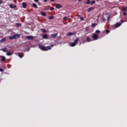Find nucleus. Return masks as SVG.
Here are the masks:
<instances>
[{"instance_id":"1","label":"nucleus","mask_w":127,"mask_h":127,"mask_svg":"<svg viewBox=\"0 0 127 127\" xmlns=\"http://www.w3.org/2000/svg\"><path fill=\"white\" fill-rule=\"evenodd\" d=\"M40 49L42 51H48V50H51V46L45 47V46L40 45L39 46Z\"/></svg>"},{"instance_id":"2","label":"nucleus","mask_w":127,"mask_h":127,"mask_svg":"<svg viewBox=\"0 0 127 127\" xmlns=\"http://www.w3.org/2000/svg\"><path fill=\"white\" fill-rule=\"evenodd\" d=\"M20 38V35L19 34H15L13 36L9 37V39L12 40L13 39H17V38Z\"/></svg>"},{"instance_id":"3","label":"nucleus","mask_w":127,"mask_h":127,"mask_svg":"<svg viewBox=\"0 0 127 127\" xmlns=\"http://www.w3.org/2000/svg\"><path fill=\"white\" fill-rule=\"evenodd\" d=\"M78 41H79V38L76 39L73 43H70V46L71 47H74V46H76L77 43H78Z\"/></svg>"},{"instance_id":"4","label":"nucleus","mask_w":127,"mask_h":127,"mask_svg":"<svg viewBox=\"0 0 127 127\" xmlns=\"http://www.w3.org/2000/svg\"><path fill=\"white\" fill-rule=\"evenodd\" d=\"M122 11L123 12V15H127V13L126 11H127V6H125L121 9Z\"/></svg>"},{"instance_id":"5","label":"nucleus","mask_w":127,"mask_h":127,"mask_svg":"<svg viewBox=\"0 0 127 127\" xmlns=\"http://www.w3.org/2000/svg\"><path fill=\"white\" fill-rule=\"evenodd\" d=\"M26 39H28V40H33L34 39V37L32 36H27L26 37Z\"/></svg>"},{"instance_id":"6","label":"nucleus","mask_w":127,"mask_h":127,"mask_svg":"<svg viewBox=\"0 0 127 127\" xmlns=\"http://www.w3.org/2000/svg\"><path fill=\"white\" fill-rule=\"evenodd\" d=\"M98 34H93L92 35V38L94 40H97V39H98Z\"/></svg>"},{"instance_id":"7","label":"nucleus","mask_w":127,"mask_h":127,"mask_svg":"<svg viewBox=\"0 0 127 127\" xmlns=\"http://www.w3.org/2000/svg\"><path fill=\"white\" fill-rule=\"evenodd\" d=\"M58 35V33L52 34L51 35V37L52 38H56V37H57Z\"/></svg>"},{"instance_id":"8","label":"nucleus","mask_w":127,"mask_h":127,"mask_svg":"<svg viewBox=\"0 0 127 127\" xmlns=\"http://www.w3.org/2000/svg\"><path fill=\"white\" fill-rule=\"evenodd\" d=\"M94 9H95V8L93 7H90L88 9L87 12H91V11H92V10H94Z\"/></svg>"},{"instance_id":"9","label":"nucleus","mask_w":127,"mask_h":127,"mask_svg":"<svg viewBox=\"0 0 127 127\" xmlns=\"http://www.w3.org/2000/svg\"><path fill=\"white\" fill-rule=\"evenodd\" d=\"M0 57H1V61L2 62H4V61L6 60V59H5V57H4V56H1Z\"/></svg>"},{"instance_id":"10","label":"nucleus","mask_w":127,"mask_h":127,"mask_svg":"<svg viewBox=\"0 0 127 127\" xmlns=\"http://www.w3.org/2000/svg\"><path fill=\"white\" fill-rule=\"evenodd\" d=\"M9 6L10 8H15V7H16V5H13L12 4H9Z\"/></svg>"},{"instance_id":"11","label":"nucleus","mask_w":127,"mask_h":127,"mask_svg":"<svg viewBox=\"0 0 127 127\" xmlns=\"http://www.w3.org/2000/svg\"><path fill=\"white\" fill-rule=\"evenodd\" d=\"M56 8H61V7H62V5L60 4H57L56 5Z\"/></svg>"},{"instance_id":"12","label":"nucleus","mask_w":127,"mask_h":127,"mask_svg":"<svg viewBox=\"0 0 127 127\" xmlns=\"http://www.w3.org/2000/svg\"><path fill=\"white\" fill-rule=\"evenodd\" d=\"M43 38H44V39H47V38H48V36L47 34H45L43 35Z\"/></svg>"},{"instance_id":"13","label":"nucleus","mask_w":127,"mask_h":127,"mask_svg":"<svg viewBox=\"0 0 127 127\" xmlns=\"http://www.w3.org/2000/svg\"><path fill=\"white\" fill-rule=\"evenodd\" d=\"M15 25H16V27H21V23H16Z\"/></svg>"},{"instance_id":"14","label":"nucleus","mask_w":127,"mask_h":127,"mask_svg":"<svg viewBox=\"0 0 127 127\" xmlns=\"http://www.w3.org/2000/svg\"><path fill=\"white\" fill-rule=\"evenodd\" d=\"M6 40V39L5 38H2L0 40V43H2L3 42H4Z\"/></svg>"},{"instance_id":"15","label":"nucleus","mask_w":127,"mask_h":127,"mask_svg":"<svg viewBox=\"0 0 127 127\" xmlns=\"http://www.w3.org/2000/svg\"><path fill=\"white\" fill-rule=\"evenodd\" d=\"M32 6H33V7H34V8H37V7H38L37 4H36V3H33L32 4Z\"/></svg>"},{"instance_id":"16","label":"nucleus","mask_w":127,"mask_h":127,"mask_svg":"<svg viewBox=\"0 0 127 127\" xmlns=\"http://www.w3.org/2000/svg\"><path fill=\"white\" fill-rule=\"evenodd\" d=\"M23 55H24V54H22V55H21L20 53H18V56H19L20 58H22L23 57Z\"/></svg>"},{"instance_id":"17","label":"nucleus","mask_w":127,"mask_h":127,"mask_svg":"<svg viewBox=\"0 0 127 127\" xmlns=\"http://www.w3.org/2000/svg\"><path fill=\"white\" fill-rule=\"evenodd\" d=\"M22 7H23V8H26V3H25V2L22 3Z\"/></svg>"},{"instance_id":"18","label":"nucleus","mask_w":127,"mask_h":127,"mask_svg":"<svg viewBox=\"0 0 127 127\" xmlns=\"http://www.w3.org/2000/svg\"><path fill=\"white\" fill-rule=\"evenodd\" d=\"M73 34H74V33L69 32L67 34V36H71V35H73Z\"/></svg>"},{"instance_id":"19","label":"nucleus","mask_w":127,"mask_h":127,"mask_svg":"<svg viewBox=\"0 0 127 127\" xmlns=\"http://www.w3.org/2000/svg\"><path fill=\"white\" fill-rule=\"evenodd\" d=\"M119 26H121V23H117L116 24H115V27H119Z\"/></svg>"},{"instance_id":"20","label":"nucleus","mask_w":127,"mask_h":127,"mask_svg":"<svg viewBox=\"0 0 127 127\" xmlns=\"http://www.w3.org/2000/svg\"><path fill=\"white\" fill-rule=\"evenodd\" d=\"M12 53L9 52H6V55H7V56H10L12 55Z\"/></svg>"},{"instance_id":"21","label":"nucleus","mask_w":127,"mask_h":127,"mask_svg":"<svg viewBox=\"0 0 127 127\" xmlns=\"http://www.w3.org/2000/svg\"><path fill=\"white\" fill-rule=\"evenodd\" d=\"M63 20L64 21H66V20H68V17L67 16H64V18H63Z\"/></svg>"},{"instance_id":"22","label":"nucleus","mask_w":127,"mask_h":127,"mask_svg":"<svg viewBox=\"0 0 127 127\" xmlns=\"http://www.w3.org/2000/svg\"><path fill=\"white\" fill-rule=\"evenodd\" d=\"M41 31H42V32H43L44 33H46V30L44 28H42Z\"/></svg>"},{"instance_id":"23","label":"nucleus","mask_w":127,"mask_h":127,"mask_svg":"<svg viewBox=\"0 0 127 127\" xmlns=\"http://www.w3.org/2000/svg\"><path fill=\"white\" fill-rule=\"evenodd\" d=\"M1 51H3V52H6V51H7L6 48L1 49Z\"/></svg>"},{"instance_id":"24","label":"nucleus","mask_w":127,"mask_h":127,"mask_svg":"<svg viewBox=\"0 0 127 127\" xmlns=\"http://www.w3.org/2000/svg\"><path fill=\"white\" fill-rule=\"evenodd\" d=\"M41 13L43 16H46V13L45 12H41Z\"/></svg>"},{"instance_id":"25","label":"nucleus","mask_w":127,"mask_h":127,"mask_svg":"<svg viewBox=\"0 0 127 127\" xmlns=\"http://www.w3.org/2000/svg\"><path fill=\"white\" fill-rule=\"evenodd\" d=\"M86 40L87 42H90V41H92V40H91V38L87 37L86 38Z\"/></svg>"},{"instance_id":"26","label":"nucleus","mask_w":127,"mask_h":127,"mask_svg":"<svg viewBox=\"0 0 127 127\" xmlns=\"http://www.w3.org/2000/svg\"><path fill=\"white\" fill-rule=\"evenodd\" d=\"M90 0H87V1L85 2V4H90Z\"/></svg>"},{"instance_id":"27","label":"nucleus","mask_w":127,"mask_h":127,"mask_svg":"<svg viewBox=\"0 0 127 127\" xmlns=\"http://www.w3.org/2000/svg\"><path fill=\"white\" fill-rule=\"evenodd\" d=\"M95 2H96V1H95L94 0H93L91 2L90 4H91V5H93V4H94V3H95Z\"/></svg>"},{"instance_id":"28","label":"nucleus","mask_w":127,"mask_h":127,"mask_svg":"<svg viewBox=\"0 0 127 127\" xmlns=\"http://www.w3.org/2000/svg\"><path fill=\"white\" fill-rule=\"evenodd\" d=\"M96 24H97V23L92 24V25H91L92 27H95V26H96Z\"/></svg>"},{"instance_id":"29","label":"nucleus","mask_w":127,"mask_h":127,"mask_svg":"<svg viewBox=\"0 0 127 127\" xmlns=\"http://www.w3.org/2000/svg\"><path fill=\"white\" fill-rule=\"evenodd\" d=\"M53 18H54V17H53V16H51L50 17H49V19H53Z\"/></svg>"},{"instance_id":"30","label":"nucleus","mask_w":127,"mask_h":127,"mask_svg":"<svg viewBox=\"0 0 127 127\" xmlns=\"http://www.w3.org/2000/svg\"><path fill=\"white\" fill-rule=\"evenodd\" d=\"M105 31L107 34H108V33H110V30L107 29L105 30Z\"/></svg>"},{"instance_id":"31","label":"nucleus","mask_w":127,"mask_h":127,"mask_svg":"<svg viewBox=\"0 0 127 127\" xmlns=\"http://www.w3.org/2000/svg\"><path fill=\"white\" fill-rule=\"evenodd\" d=\"M111 18V16H109L108 17V18H107V20H108V21H110V19Z\"/></svg>"},{"instance_id":"32","label":"nucleus","mask_w":127,"mask_h":127,"mask_svg":"<svg viewBox=\"0 0 127 127\" xmlns=\"http://www.w3.org/2000/svg\"><path fill=\"white\" fill-rule=\"evenodd\" d=\"M96 33H100V30H97L96 31H95Z\"/></svg>"},{"instance_id":"33","label":"nucleus","mask_w":127,"mask_h":127,"mask_svg":"<svg viewBox=\"0 0 127 127\" xmlns=\"http://www.w3.org/2000/svg\"><path fill=\"white\" fill-rule=\"evenodd\" d=\"M50 10H54V7H50Z\"/></svg>"},{"instance_id":"34","label":"nucleus","mask_w":127,"mask_h":127,"mask_svg":"<svg viewBox=\"0 0 127 127\" xmlns=\"http://www.w3.org/2000/svg\"><path fill=\"white\" fill-rule=\"evenodd\" d=\"M0 72H3V69L0 68Z\"/></svg>"},{"instance_id":"35","label":"nucleus","mask_w":127,"mask_h":127,"mask_svg":"<svg viewBox=\"0 0 127 127\" xmlns=\"http://www.w3.org/2000/svg\"><path fill=\"white\" fill-rule=\"evenodd\" d=\"M35 2H38L39 1V0H34Z\"/></svg>"},{"instance_id":"36","label":"nucleus","mask_w":127,"mask_h":127,"mask_svg":"<svg viewBox=\"0 0 127 127\" xmlns=\"http://www.w3.org/2000/svg\"><path fill=\"white\" fill-rule=\"evenodd\" d=\"M80 20H84V18H83V17H81L80 18Z\"/></svg>"},{"instance_id":"37","label":"nucleus","mask_w":127,"mask_h":127,"mask_svg":"<svg viewBox=\"0 0 127 127\" xmlns=\"http://www.w3.org/2000/svg\"><path fill=\"white\" fill-rule=\"evenodd\" d=\"M48 0H44V2H47V1H48Z\"/></svg>"},{"instance_id":"38","label":"nucleus","mask_w":127,"mask_h":127,"mask_svg":"<svg viewBox=\"0 0 127 127\" xmlns=\"http://www.w3.org/2000/svg\"><path fill=\"white\" fill-rule=\"evenodd\" d=\"M102 20H103V21H106V19L104 18H103Z\"/></svg>"},{"instance_id":"39","label":"nucleus","mask_w":127,"mask_h":127,"mask_svg":"<svg viewBox=\"0 0 127 127\" xmlns=\"http://www.w3.org/2000/svg\"><path fill=\"white\" fill-rule=\"evenodd\" d=\"M1 3H2V0H0V4Z\"/></svg>"},{"instance_id":"40","label":"nucleus","mask_w":127,"mask_h":127,"mask_svg":"<svg viewBox=\"0 0 127 127\" xmlns=\"http://www.w3.org/2000/svg\"><path fill=\"white\" fill-rule=\"evenodd\" d=\"M38 5H40L41 4V3H40V2H38Z\"/></svg>"},{"instance_id":"41","label":"nucleus","mask_w":127,"mask_h":127,"mask_svg":"<svg viewBox=\"0 0 127 127\" xmlns=\"http://www.w3.org/2000/svg\"><path fill=\"white\" fill-rule=\"evenodd\" d=\"M83 0H78V1H79V2H81V1H82Z\"/></svg>"},{"instance_id":"42","label":"nucleus","mask_w":127,"mask_h":127,"mask_svg":"<svg viewBox=\"0 0 127 127\" xmlns=\"http://www.w3.org/2000/svg\"><path fill=\"white\" fill-rule=\"evenodd\" d=\"M54 0H51V1H54Z\"/></svg>"},{"instance_id":"43","label":"nucleus","mask_w":127,"mask_h":127,"mask_svg":"<svg viewBox=\"0 0 127 127\" xmlns=\"http://www.w3.org/2000/svg\"><path fill=\"white\" fill-rule=\"evenodd\" d=\"M51 47H53V45H52Z\"/></svg>"},{"instance_id":"44","label":"nucleus","mask_w":127,"mask_h":127,"mask_svg":"<svg viewBox=\"0 0 127 127\" xmlns=\"http://www.w3.org/2000/svg\"><path fill=\"white\" fill-rule=\"evenodd\" d=\"M97 1H99V0H96Z\"/></svg>"},{"instance_id":"45","label":"nucleus","mask_w":127,"mask_h":127,"mask_svg":"<svg viewBox=\"0 0 127 127\" xmlns=\"http://www.w3.org/2000/svg\"><path fill=\"white\" fill-rule=\"evenodd\" d=\"M122 22H124V20H122Z\"/></svg>"}]
</instances>
